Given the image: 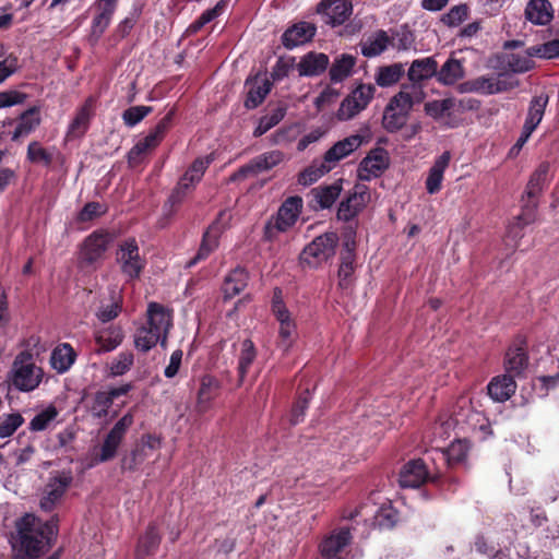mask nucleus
I'll use <instances>...</instances> for the list:
<instances>
[{
  "label": "nucleus",
  "instance_id": "33",
  "mask_svg": "<svg viewBox=\"0 0 559 559\" xmlns=\"http://www.w3.org/2000/svg\"><path fill=\"white\" fill-rule=\"evenodd\" d=\"M162 542V537L154 523L148 524L145 533L139 538L135 559H146L148 556H153Z\"/></svg>",
  "mask_w": 559,
  "mask_h": 559
},
{
  "label": "nucleus",
  "instance_id": "59",
  "mask_svg": "<svg viewBox=\"0 0 559 559\" xmlns=\"http://www.w3.org/2000/svg\"><path fill=\"white\" fill-rule=\"evenodd\" d=\"M114 401L115 400L109 395L108 391H97L92 405L94 417L98 419L105 418L108 415Z\"/></svg>",
  "mask_w": 559,
  "mask_h": 559
},
{
  "label": "nucleus",
  "instance_id": "46",
  "mask_svg": "<svg viewBox=\"0 0 559 559\" xmlns=\"http://www.w3.org/2000/svg\"><path fill=\"white\" fill-rule=\"evenodd\" d=\"M342 192V183L334 182L329 186H320L312 189L314 200L321 210L330 209L338 199Z\"/></svg>",
  "mask_w": 559,
  "mask_h": 559
},
{
  "label": "nucleus",
  "instance_id": "25",
  "mask_svg": "<svg viewBox=\"0 0 559 559\" xmlns=\"http://www.w3.org/2000/svg\"><path fill=\"white\" fill-rule=\"evenodd\" d=\"M330 66V58L323 52L309 51L296 64L299 76H319Z\"/></svg>",
  "mask_w": 559,
  "mask_h": 559
},
{
  "label": "nucleus",
  "instance_id": "18",
  "mask_svg": "<svg viewBox=\"0 0 559 559\" xmlns=\"http://www.w3.org/2000/svg\"><path fill=\"white\" fill-rule=\"evenodd\" d=\"M352 534L349 527H341L326 535L319 545L323 559H344L340 552L350 544Z\"/></svg>",
  "mask_w": 559,
  "mask_h": 559
},
{
  "label": "nucleus",
  "instance_id": "17",
  "mask_svg": "<svg viewBox=\"0 0 559 559\" xmlns=\"http://www.w3.org/2000/svg\"><path fill=\"white\" fill-rule=\"evenodd\" d=\"M528 366L527 344L522 335H518L506 353L504 367L508 374L520 376Z\"/></svg>",
  "mask_w": 559,
  "mask_h": 559
},
{
  "label": "nucleus",
  "instance_id": "12",
  "mask_svg": "<svg viewBox=\"0 0 559 559\" xmlns=\"http://www.w3.org/2000/svg\"><path fill=\"white\" fill-rule=\"evenodd\" d=\"M390 166V157L383 147H374L361 159L358 166V178L370 181L380 177Z\"/></svg>",
  "mask_w": 559,
  "mask_h": 559
},
{
  "label": "nucleus",
  "instance_id": "54",
  "mask_svg": "<svg viewBox=\"0 0 559 559\" xmlns=\"http://www.w3.org/2000/svg\"><path fill=\"white\" fill-rule=\"evenodd\" d=\"M469 15V7L461 3L452 7L447 13L442 14L440 22L448 27L461 25Z\"/></svg>",
  "mask_w": 559,
  "mask_h": 559
},
{
  "label": "nucleus",
  "instance_id": "28",
  "mask_svg": "<svg viewBox=\"0 0 559 559\" xmlns=\"http://www.w3.org/2000/svg\"><path fill=\"white\" fill-rule=\"evenodd\" d=\"M249 273L242 266H236L224 278L222 285L223 301L227 302L239 295L248 285Z\"/></svg>",
  "mask_w": 559,
  "mask_h": 559
},
{
  "label": "nucleus",
  "instance_id": "16",
  "mask_svg": "<svg viewBox=\"0 0 559 559\" xmlns=\"http://www.w3.org/2000/svg\"><path fill=\"white\" fill-rule=\"evenodd\" d=\"M224 215V211L219 212L218 217L203 233L198 252L192 259H190L187 266L191 267L199 262L206 260L210 254L218 248L219 237L224 229L221 225V219Z\"/></svg>",
  "mask_w": 559,
  "mask_h": 559
},
{
  "label": "nucleus",
  "instance_id": "15",
  "mask_svg": "<svg viewBox=\"0 0 559 559\" xmlns=\"http://www.w3.org/2000/svg\"><path fill=\"white\" fill-rule=\"evenodd\" d=\"M433 473L428 469L423 459L408 461L400 472V485L403 488H418L426 483H431Z\"/></svg>",
  "mask_w": 559,
  "mask_h": 559
},
{
  "label": "nucleus",
  "instance_id": "13",
  "mask_svg": "<svg viewBox=\"0 0 559 559\" xmlns=\"http://www.w3.org/2000/svg\"><path fill=\"white\" fill-rule=\"evenodd\" d=\"M73 476L70 471H62L52 476L46 486L43 498L40 499L39 504L41 510L46 512L52 511L71 486Z\"/></svg>",
  "mask_w": 559,
  "mask_h": 559
},
{
  "label": "nucleus",
  "instance_id": "61",
  "mask_svg": "<svg viewBox=\"0 0 559 559\" xmlns=\"http://www.w3.org/2000/svg\"><path fill=\"white\" fill-rule=\"evenodd\" d=\"M153 111L151 106H132L122 112V120L127 127H134Z\"/></svg>",
  "mask_w": 559,
  "mask_h": 559
},
{
  "label": "nucleus",
  "instance_id": "14",
  "mask_svg": "<svg viewBox=\"0 0 559 559\" xmlns=\"http://www.w3.org/2000/svg\"><path fill=\"white\" fill-rule=\"evenodd\" d=\"M368 200V188L366 186L356 185L354 191L340 203L336 213L337 219L346 223L354 221L366 207Z\"/></svg>",
  "mask_w": 559,
  "mask_h": 559
},
{
  "label": "nucleus",
  "instance_id": "22",
  "mask_svg": "<svg viewBox=\"0 0 559 559\" xmlns=\"http://www.w3.org/2000/svg\"><path fill=\"white\" fill-rule=\"evenodd\" d=\"M438 62L433 57L414 60L407 71L408 85H415L424 90L423 83L436 76Z\"/></svg>",
  "mask_w": 559,
  "mask_h": 559
},
{
  "label": "nucleus",
  "instance_id": "57",
  "mask_svg": "<svg viewBox=\"0 0 559 559\" xmlns=\"http://www.w3.org/2000/svg\"><path fill=\"white\" fill-rule=\"evenodd\" d=\"M27 160L33 164H43L49 167L53 160L52 155L37 141H32L27 146Z\"/></svg>",
  "mask_w": 559,
  "mask_h": 559
},
{
  "label": "nucleus",
  "instance_id": "11",
  "mask_svg": "<svg viewBox=\"0 0 559 559\" xmlns=\"http://www.w3.org/2000/svg\"><path fill=\"white\" fill-rule=\"evenodd\" d=\"M163 318L164 317H147L146 324L136 330L134 335V345L136 349L146 353L155 347L158 342H160L162 346L166 344V334L162 337ZM165 333H167L166 329Z\"/></svg>",
  "mask_w": 559,
  "mask_h": 559
},
{
  "label": "nucleus",
  "instance_id": "47",
  "mask_svg": "<svg viewBox=\"0 0 559 559\" xmlns=\"http://www.w3.org/2000/svg\"><path fill=\"white\" fill-rule=\"evenodd\" d=\"M257 358V348L250 338H246L241 343V348L238 357V377L239 382L242 383L251 365Z\"/></svg>",
  "mask_w": 559,
  "mask_h": 559
},
{
  "label": "nucleus",
  "instance_id": "56",
  "mask_svg": "<svg viewBox=\"0 0 559 559\" xmlns=\"http://www.w3.org/2000/svg\"><path fill=\"white\" fill-rule=\"evenodd\" d=\"M58 416V409L53 405H49L44 411L39 412L29 421L28 429L31 431H44L48 428L51 421Z\"/></svg>",
  "mask_w": 559,
  "mask_h": 559
},
{
  "label": "nucleus",
  "instance_id": "62",
  "mask_svg": "<svg viewBox=\"0 0 559 559\" xmlns=\"http://www.w3.org/2000/svg\"><path fill=\"white\" fill-rule=\"evenodd\" d=\"M134 361L133 354L130 352L120 353L117 358L110 364V374L114 377L122 376L127 373L132 367Z\"/></svg>",
  "mask_w": 559,
  "mask_h": 559
},
{
  "label": "nucleus",
  "instance_id": "50",
  "mask_svg": "<svg viewBox=\"0 0 559 559\" xmlns=\"http://www.w3.org/2000/svg\"><path fill=\"white\" fill-rule=\"evenodd\" d=\"M331 170V166L324 160V158H322L321 162L314 160L298 175V183L302 186H310Z\"/></svg>",
  "mask_w": 559,
  "mask_h": 559
},
{
  "label": "nucleus",
  "instance_id": "48",
  "mask_svg": "<svg viewBox=\"0 0 559 559\" xmlns=\"http://www.w3.org/2000/svg\"><path fill=\"white\" fill-rule=\"evenodd\" d=\"M280 332L277 347L287 353L294 344L296 336V322L293 317H278Z\"/></svg>",
  "mask_w": 559,
  "mask_h": 559
},
{
  "label": "nucleus",
  "instance_id": "3",
  "mask_svg": "<svg viewBox=\"0 0 559 559\" xmlns=\"http://www.w3.org/2000/svg\"><path fill=\"white\" fill-rule=\"evenodd\" d=\"M302 210V198L288 197L265 224L263 236L265 240L273 241L280 233L290 229L297 222Z\"/></svg>",
  "mask_w": 559,
  "mask_h": 559
},
{
  "label": "nucleus",
  "instance_id": "64",
  "mask_svg": "<svg viewBox=\"0 0 559 559\" xmlns=\"http://www.w3.org/2000/svg\"><path fill=\"white\" fill-rule=\"evenodd\" d=\"M107 206L99 202H87L78 215L80 222H90L96 217L104 215Z\"/></svg>",
  "mask_w": 559,
  "mask_h": 559
},
{
  "label": "nucleus",
  "instance_id": "34",
  "mask_svg": "<svg viewBox=\"0 0 559 559\" xmlns=\"http://www.w3.org/2000/svg\"><path fill=\"white\" fill-rule=\"evenodd\" d=\"M549 103V96L546 93L533 96L530 102L527 115L523 127L528 131L534 132L538 124L542 122L545 115L546 107Z\"/></svg>",
  "mask_w": 559,
  "mask_h": 559
},
{
  "label": "nucleus",
  "instance_id": "23",
  "mask_svg": "<svg viewBox=\"0 0 559 559\" xmlns=\"http://www.w3.org/2000/svg\"><path fill=\"white\" fill-rule=\"evenodd\" d=\"M97 98L88 96L84 104L76 110L75 117L71 121L68 135L73 138L82 136L86 133L90 122L95 115Z\"/></svg>",
  "mask_w": 559,
  "mask_h": 559
},
{
  "label": "nucleus",
  "instance_id": "43",
  "mask_svg": "<svg viewBox=\"0 0 559 559\" xmlns=\"http://www.w3.org/2000/svg\"><path fill=\"white\" fill-rule=\"evenodd\" d=\"M405 69L401 62H395L389 66H382L377 69L374 76L376 83L381 87H390L404 76Z\"/></svg>",
  "mask_w": 559,
  "mask_h": 559
},
{
  "label": "nucleus",
  "instance_id": "30",
  "mask_svg": "<svg viewBox=\"0 0 559 559\" xmlns=\"http://www.w3.org/2000/svg\"><path fill=\"white\" fill-rule=\"evenodd\" d=\"M451 154L449 151L443 152L430 167L425 181L426 190L429 194L438 193L442 188L443 175L449 167Z\"/></svg>",
  "mask_w": 559,
  "mask_h": 559
},
{
  "label": "nucleus",
  "instance_id": "63",
  "mask_svg": "<svg viewBox=\"0 0 559 559\" xmlns=\"http://www.w3.org/2000/svg\"><path fill=\"white\" fill-rule=\"evenodd\" d=\"M121 441L108 432L102 444L100 453L96 456V461L104 463L112 460L116 456Z\"/></svg>",
  "mask_w": 559,
  "mask_h": 559
},
{
  "label": "nucleus",
  "instance_id": "10",
  "mask_svg": "<svg viewBox=\"0 0 559 559\" xmlns=\"http://www.w3.org/2000/svg\"><path fill=\"white\" fill-rule=\"evenodd\" d=\"M284 153L278 150L265 152L252 158L230 176L231 181L245 179L262 171L271 170L284 160Z\"/></svg>",
  "mask_w": 559,
  "mask_h": 559
},
{
  "label": "nucleus",
  "instance_id": "35",
  "mask_svg": "<svg viewBox=\"0 0 559 559\" xmlns=\"http://www.w3.org/2000/svg\"><path fill=\"white\" fill-rule=\"evenodd\" d=\"M390 45H393V39L385 31L379 29L365 41L360 43V50L362 56L373 58L384 52Z\"/></svg>",
  "mask_w": 559,
  "mask_h": 559
},
{
  "label": "nucleus",
  "instance_id": "31",
  "mask_svg": "<svg viewBox=\"0 0 559 559\" xmlns=\"http://www.w3.org/2000/svg\"><path fill=\"white\" fill-rule=\"evenodd\" d=\"M41 122L40 110L37 106H33L23 111L16 121L15 130L12 134V140L17 141L20 138L27 136L34 132Z\"/></svg>",
  "mask_w": 559,
  "mask_h": 559
},
{
  "label": "nucleus",
  "instance_id": "41",
  "mask_svg": "<svg viewBox=\"0 0 559 559\" xmlns=\"http://www.w3.org/2000/svg\"><path fill=\"white\" fill-rule=\"evenodd\" d=\"M464 67L462 62L455 58H449L438 70L437 81L443 85H453L464 78Z\"/></svg>",
  "mask_w": 559,
  "mask_h": 559
},
{
  "label": "nucleus",
  "instance_id": "1",
  "mask_svg": "<svg viewBox=\"0 0 559 559\" xmlns=\"http://www.w3.org/2000/svg\"><path fill=\"white\" fill-rule=\"evenodd\" d=\"M58 515L40 522L32 514H25L16 522L20 550L28 558L36 559L52 546L58 535Z\"/></svg>",
  "mask_w": 559,
  "mask_h": 559
},
{
  "label": "nucleus",
  "instance_id": "26",
  "mask_svg": "<svg viewBox=\"0 0 559 559\" xmlns=\"http://www.w3.org/2000/svg\"><path fill=\"white\" fill-rule=\"evenodd\" d=\"M316 26L308 22H298L289 26L282 35V44L293 49L310 41L316 34Z\"/></svg>",
  "mask_w": 559,
  "mask_h": 559
},
{
  "label": "nucleus",
  "instance_id": "37",
  "mask_svg": "<svg viewBox=\"0 0 559 559\" xmlns=\"http://www.w3.org/2000/svg\"><path fill=\"white\" fill-rule=\"evenodd\" d=\"M246 86H249V91L245 99V107L247 109H254L263 103L271 91L272 84L267 79H264L261 82L255 79L253 81L247 80Z\"/></svg>",
  "mask_w": 559,
  "mask_h": 559
},
{
  "label": "nucleus",
  "instance_id": "4",
  "mask_svg": "<svg viewBox=\"0 0 559 559\" xmlns=\"http://www.w3.org/2000/svg\"><path fill=\"white\" fill-rule=\"evenodd\" d=\"M43 370L33 361L29 354H20L12 367L11 382L19 391L29 392L35 390L41 382Z\"/></svg>",
  "mask_w": 559,
  "mask_h": 559
},
{
  "label": "nucleus",
  "instance_id": "20",
  "mask_svg": "<svg viewBox=\"0 0 559 559\" xmlns=\"http://www.w3.org/2000/svg\"><path fill=\"white\" fill-rule=\"evenodd\" d=\"M367 138L360 134H352L334 143L323 155L324 160L333 169L337 163L358 150Z\"/></svg>",
  "mask_w": 559,
  "mask_h": 559
},
{
  "label": "nucleus",
  "instance_id": "6",
  "mask_svg": "<svg viewBox=\"0 0 559 559\" xmlns=\"http://www.w3.org/2000/svg\"><path fill=\"white\" fill-rule=\"evenodd\" d=\"M112 240V234L105 229L90 234L81 245L79 257L81 267L93 266L100 261Z\"/></svg>",
  "mask_w": 559,
  "mask_h": 559
},
{
  "label": "nucleus",
  "instance_id": "52",
  "mask_svg": "<svg viewBox=\"0 0 559 559\" xmlns=\"http://www.w3.org/2000/svg\"><path fill=\"white\" fill-rule=\"evenodd\" d=\"M407 118L408 114L386 105L383 112L382 124L388 132L393 133L401 130L406 124Z\"/></svg>",
  "mask_w": 559,
  "mask_h": 559
},
{
  "label": "nucleus",
  "instance_id": "21",
  "mask_svg": "<svg viewBox=\"0 0 559 559\" xmlns=\"http://www.w3.org/2000/svg\"><path fill=\"white\" fill-rule=\"evenodd\" d=\"M115 317H104L103 326L97 330L95 341L99 352H110L118 347L123 340V331L120 325L116 324L112 319Z\"/></svg>",
  "mask_w": 559,
  "mask_h": 559
},
{
  "label": "nucleus",
  "instance_id": "44",
  "mask_svg": "<svg viewBox=\"0 0 559 559\" xmlns=\"http://www.w3.org/2000/svg\"><path fill=\"white\" fill-rule=\"evenodd\" d=\"M431 484L444 498L453 496L461 487L460 478L451 472L433 473Z\"/></svg>",
  "mask_w": 559,
  "mask_h": 559
},
{
  "label": "nucleus",
  "instance_id": "45",
  "mask_svg": "<svg viewBox=\"0 0 559 559\" xmlns=\"http://www.w3.org/2000/svg\"><path fill=\"white\" fill-rule=\"evenodd\" d=\"M287 107L284 104H280L276 107L271 108L264 116L259 120L258 126L253 130V136L260 138L273 127L278 124L286 115Z\"/></svg>",
  "mask_w": 559,
  "mask_h": 559
},
{
  "label": "nucleus",
  "instance_id": "2",
  "mask_svg": "<svg viewBox=\"0 0 559 559\" xmlns=\"http://www.w3.org/2000/svg\"><path fill=\"white\" fill-rule=\"evenodd\" d=\"M338 235L335 231H326L312 239L300 252L299 264L302 270H318L330 262L338 246Z\"/></svg>",
  "mask_w": 559,
  "mask_h": 559
},
{
  "label": "nucleus",
  "instance_id": "55",
  "mask_svg": "<svg viewBox=\"0 0 559 559\" xmlns=\"http://www.w3.org/2000/svg\"><path fill=\"white\" fill-rule=\"evenodd\" d=\"M24 421V417L17 412L0 415V438L13 436Z\"/></svg>",
  "mask_w": 559,
  "mask_h": 559
},
{
  "label": "nucleus",
  "instance_id": "60",
  "mask_svg": "<svg viewBox=\"0 0 559 559\" xmlns=\"http://www.w3.org/2000/svg\"><path fill=\"white\" fill-rule=\"evenodd\" d=\"M148 452L143 449V445H139V443H136L131 452L122 457L121 468L135 471L138 466L148 457Z\"/></svg>",
  "mask_w": 559,
  "mask_h": 559
},
{
  "label": "nucleus",
  "instance_id": "51",
  "mask_svg": "<svg viewBox=\"0 0 559 559\" xmlns=\"http://www.w3.org/2000/svg\"><path fill=\"white\" fill-rule=\"evenodd\" d=\"M313 390L314 386L312 389H310L309 386H306L304 389L301 386L298 388L297 397L292 408L290 421L293 425H297L304 420L306 409L308 408Z\"/></svg>",
  "mask_w": 559,
  "mask_h": 559
},
{
  "label": "nucleus",
  "instance_id": "9",
  "mask_svg": "<svg viewBox=\"0 0 559 559\" xmlns=\"http://www.w3.org/2000/svg\"><path fill=\"white\" fill-rule=\"evenodd\" d=\"M118 3L109 0H96L93 3L95 14L91 23V29L88 34V43L92 46H96L109 27L112 16L117 10Z\"/></svg>",
  "mask_w": 559,
  "mask_h": 559
},
{
  "label": "nucleus",
  "instance_id": "39",
  "mask_svg": "<svg viewBox=\"0 0 559 559\" xmlns=\"http://www.w3.org/2000/svg\"><path fill=\"white\" fill-rule=\"evenodd\" d=\"M526 19L537 25H546L552 19L551 3L548 0H531L525 9Z\"/></svg>",
  "mask_w": 559,
  "mask_h": 559
},
{
  "label": "nucleus",
  "instance_id": "58",
  "mask_svg": "<svg viewBox=\"0 0 559 559\" xmlns=\"http://www.w3.org/2000/svg\"><path fill=\"white\" fill-rule=\"evenodd\" d=\"M453 98H444V99H436L431 102H427L425 104V112L427 116L438 120L442 118L448 111H450L454 107Z\"/></svg>",
  "mask_w": 559,
  "mask_h": 559
},
{
  "label": "nucleus",
  "instance_id": "29",
  "mask_svg": "<svg viewBox=\"0 0 559 559\" xmlns=\"http://www.w3.org/2000/svg\"><path fill=\"white\" fill-rule=\"evenodd\" d=\"M516 390V382L511 374L495 377L487 385L488 395L495 402L503 403L508 401Z\"/></svg>",
  "mask_w": 559,
  "mask_h": 559
},
{
  "label": "nucleus",
  "instance_id": "24",
  "mask_svg": "<svg viewBox=\"0 0 559 559\" xmlns=\"http://www.w3.org/2000/svg\"><path fill=\"white\" fill-rule=\"evenodd\" d=\"M424 98L425 92L421 87L403 83L400 92L390 99L388 105L409 115L413 106L421 103Z\"/></svg>",
  "mask_w": 559,
  "mask_h": 559
},
{
  "label": "nucleus",
  "instance_id": "38",
  "mask_svg": "<svg viewBox=\"0 0 559 559\" xmlns=\"http://www.w3.org/2000/svg\"><path fill=\"white\" fill-rule=\"evenodd\" d=\"M154 142L153 136L146 135L138 141L127 154L128 167L134 169L142 165L147 155L157 147Z\"/></svg>",
  "mask_w": 559,
  "mask_h": 559
},
{
  "label": "nucleus",
  "instance_id": "42",
  "mask_svg": "<svg viewBox=\"0 0 559 559\" xmlns=\"http://www.w3.org/2000/svg\"><path fill=\"white\" fill-rule=\"evenodd\" d=\"M75 358L76 354L73 347L68 343H63L52 350L50 360L52 368L59 373H63L71 368Z\"/></svg>",
  "mask_w": 559,
  "mask_h": 559
},
{
  "label": "nucleus",
  "instance_id": "8",
  "mask_svg": "<svg viewBox=\"0 0 559 559\" xmlns=\"http://www.w3.org/2000/svg\"><path fill=\"white\" fill-rule=\"evenodd\" d=\"M376 87L372 84H359L341 103L337 110L340 120H349L367 108L374 96Z\"/></svg>",
  "mask_w": 559,
  "mask_h": 559
},
{
  "label": "nucleus",
  "instance_id": "36",
  "mask_svg": "<svg viewBox=\"0 0 559 559\" xmlns=\"http://www.w3.org/2000/svg\"><path fill=\"white\" fill-rule=\"evenodd\" d=\"M219 389L221 383L215 377L211 374L203 376L198 391L197 404L199 409L205 411L210 403L218 395Z\"/></svg>",
  "mask_w": 559,
  "mask_h": 559
},
{
  "label": "nucleus",
  "instance_id": "7",
  "mask_svg": "<svg viewBox=\"0 0 559 559\" xmlns=\"http://www.w3.org/2000/svg\"><path fill=\"white\" fill-rule=\"evenodd\" d=\"M117 262L120 264L123 275L129 280L140 277L145 267V260L140 257V248L135 238H128L119 245Z\"/></svg>",
  "mask_w": 559,
  "mask_h": 559
},
{
  "label": "nucleus",
  "instance_id": "27",
  "mask_svg": "<svg viewBox=\"0 0 559 559\" xmlns=\"http://www.w3.org/2000/svg\"><path fill=\"white\" fill-rule=\"evenodd\" d=\"M473 545L477 554L488 559H513L514 557L515 544L497 548L493 542L484 534L476 535Z\"/></svg>",
  "mask_w": 559,
  "mask_h": 559
},
{
  "label": "nucleus",
  "instance_id": "53",
  "mask_svg": "<svg viewBox=\"0 0 559 559\" xmlns=\"http://www.w3.org/2000/svg\"><path fill=\"white\" fill-rule=\"evenodd\" d=\"M526 52L528 56H535L540 59H559V38L531 46L526 49Z\"/></svg>",
  "mask_w": 559,
  "mask_h": 559
},
{
  "label": "nucleus",
  "instance_id": "19",
  "mask_svg": "<svg viewBox=\"0 0 559 559\" xmlns=\"http://www.w3.org/2000/svg\"><path fill=\"white\" fill-rule=\"evenodd\" d=\"M317 12L326 16V23L338 26L353 14V3L349 0H322L317 7Z\"/></svg>",
  "mask_w": 559,
  "mask_h": 559
},
{
  "label": "nucleus",
  "instance_id": "49",
  "mask_svg": "<svg viewBox=\"0 0 559 559\" xmlns=\"http://www.w3.org/2000/svg\"><path fill=\"white\" fill-rule=\"evenodd\" d=\"M549 168V164L544 162L539 164V166L532 174L525 190L530 199L536 198L543 191L546 185Z\"/></svg>",
  "mask_w": 559,
  "mask_h": 559
},
{
  "label": "nucleus",
  "instance_id": "5",
  "mask_svg": "<svg viewBox=\"0 0 559 559\" xmlns=\"http://www.w3.org/2000/svg\"><path fill=\"white\" fill-rule=\"evenodd\" d=\"M519 85V80L506 72H498L496 75H481L464 83L465 91L481 95L509 92Z\"/></svg>",
  "mask_w": 559,
  "mask_h": 559
},
{
  "label": "nucleus",
  "instance_id": "40",
  "mask_svg": "<svg viewBox=\"0 0 559 559\" xmlns=\"http://www.w3.org/2000/svg\"><path fill=\"white\" fill-rule=\"evenodd\" d=\"M533 56L509 53L506 55L501 60V72L510 73H526L535 68V61L532 60Z\"/></svg>",
  "mask_w": 559,
  "mask_h": 559
},
{
  "label": "nucleus",
  "instance_id": "32",
  "mask_svg": "<svg viewBox=\"0 0 559 559\" xmlns=\"http://www.w3.org/2000/svg\"><path fill=\"white\" fill-rule=\"evenodd\" d=\"M356 63L357 58L349 53H342L335 57L329 68V78L331 83H342L344 80L349 78Z\"/></svg>",
  "mask_w": 559,
  "mask_h": 559
}]
</instances>
